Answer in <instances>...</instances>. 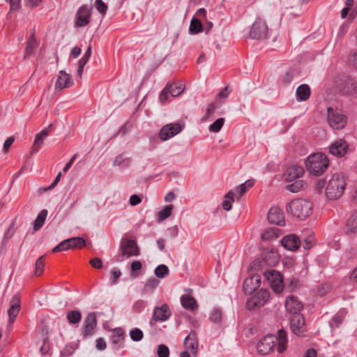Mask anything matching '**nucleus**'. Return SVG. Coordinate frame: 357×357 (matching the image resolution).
<instances>
[{
  "instance_id": "obj_56",
  "label": "nucleus",
  "mask_w": 357,
  "mask_h": 357,
  "mask_svg": "<svg viewBox=\"0 0 357 357\" xmlns=\"http://www.w3.org/2000/svg\"><path fill=\"white\" fill-rule=\"evenodd\" d=\"M330 290V286L327 284H322L317 289V294L323 296Z\"/></svg>"
},
{
  "instance_id": "obj_63",
  "label": "nucleus",
  "mask_w": 357,
  "mask_h": 357,
  "mask_svg": "<svg viewBox=\"0 0 357 357\" xmlns=\"http://www.w3.org/2000/svg\"><path fill=\"white\" fill-rule=\"evenodd\" d=\"M14 140H15V138L13 136L9 137L6 140V142H4V144H3V149L5 151H7L8 150V149L10 147V146L14 142Z\"/></svg>"
},
{
  "instance_id": "obj_35",
  "label": "nucleus",
  "mask_w": 357,
  "mask_h": 357,
  "mask_svg": "<svg viewBox=\"0 0 357 357\" xmlns=\"http://www.w3.org/2000/svg\"><path fill=\"white\" fill-rule=\"evenodd\" d=\"M47 215V211L46 209L42 210L37 215L34 221L33 230L38 231L44 225L45 219Z\"/></svg>"
},
{
  "instance_id": "obj_8",
  "label": "nucleus",
  "mask_w": 357,
  "mask_h": 357,
  "mask_svg": "<svg viewBox=\"0 0 357 357\" xmlns=\"http://www.w3.org/2000/svg\"><path fill=\"white\" fill-rule=\"evenodd\" d=\"M269 292L264 289H260L255 296L249 298L246 305L249 310H254L256 307L263 306L269 298Z\"/></svg>"
},
{
  "instance_id": "obj_14",
  "label": "nucleus",
  "mask_w": 357,
  "mask_h": 357,
  "mask_svg": "<svg viewBox=\"0 0 357 357\" xmlns=\"http://www.w3.org/2000/svg\"><path fill=\"white\" fill-rule=\"evenodd\" d=\"M290 327L292 332L296 335H303L305 331V319L303 314L293 315L290 321Z\"/></svg>"
},
{
  "instance_id": "obj_17",
  "label": "nucleus",
  "mask_w": 357,
  "mask_h": 357,
  "mask_svg": "<svg viewBox=\"0 0 357 357\" xmlns=\"http://www.w3.org/2000/svg\"><path fill=\"white\" fill-rule=\"evenodd\" d=\"M285 308L288 312L294 315L301 314L300 312L303 310V305L296 296H289L286 299Z\"/></svg>"
},
{
  "instance_id": "obj_50",
  "label": "nucleus",
  "mask_w": 357,
  "mask_h": 357,
  "mask_svg": "<svg viewBox=\"0 0 357 357\" xmlns=\"http://www.w3.org/2000/svg\"><path fill=\"white\" fill-rule=\"evenodd\" d=\"M96 9L102 15H105L107 10V6L102 0H96L95 3Z\"/></svg>"
},
{
  "instance_id": "obj_44",
  "label": "nucleus",
  "mask_w": 357,
  "mask_h": 357,
  "mask_svg": "<svg viewBox=\"0 0 357 357\" xmlns=\"http://www.w3.org/2000/svg\"><path fill=\"white\" fill-rule=\"evenodd\" d=\"M224 123L225 119L222 117L218 118L209 126V130L213 132H218L221 130Z\"/></svg>"
},
{
  "instance_id": "obj_54",
  "label": "nucleus",
  "mask_w": 357,
  "mask_h": 357,
  "mask_svg": "<svg viewBox=\"0 0 357 357\" xmlns=\"http://www.w3.org/2000/svg\"><path fill=\"white\" fill-rule=\"evenodd\" d=\"M89 264L93 268L97 269H100L103 266L102 261L101 260L100 258L98 257L91 259L89 261Z\"/></svg>"
},
{
  "instance_id": "obj_42",
  "label": "nucleus",
  "mask_w": 357,
  "mask_h": 357,
  "mask_svg": "<svg viewBox=\"0 0 357 357\" xmlns=\"http://www.w3.org/2000/svg\"><path fill=\"white\" fill-rule=\"evenodd\" d=\"M68 241L70 243V249L75 248H82L86 245L85 241L80 237L70 238H68Z\"/></svg>"
},
{
  "instance_id": "obj_60",
  "label": "nucleus",
  "mask_w": 357,
  "mask_h": 357,
  "mask_svg": "<svg viewBox=\"0 0 357 357\" xmlns=\"http://www.w3.org/2000/svg\"><path fill=\"white\" fill-rule=\"evenodd\" d=\"M7 1L10 3L11 10H16L20 8L21 0H8Z\"/></svg>"
},
{
  "instance_id": "obj_43",
  "label": "nucleus",
  "mask_w": 357,
  "mask_h": 357,
  "mask_svg": "<svg viewBox=\"0 0 357 357\" xmlns=\"http://www.w3.org/2000/svg\"><path fill=\"white\" fill-rule=\"evenodd\" d=\"M169 272L168 267L165 264L158 266L154 271L155 275L159 278H164L169 274Z\"/></svg>"
},
{
  "instance_id": "obj_4",
  "label": "nucleus",
  "mask_w": 357,
  "mask_h": 357,
  "mask_svg": "<svg viewBox=\"0 0 357 357\" xmlns=\"http://www.w3.org/2000/svg\"><path fill=\"white\" fill-rule=\"evenodd\" d=\"M312 204L306 199H296L288 205V211L295 217L303 220L312 213Z\"/></svg>"
},
{
  "instance_id": "obj_52",
  "label": "nucleus",
  "mask_w": 357,
  "mask_h": 357,
  "mask_svg": "<svg viewBox=\"0 0 357 357\" xmlns=\"http://www.w3.org/2000/svg\"><path fill=\"white\" fill-rule=\"evenodd\" d=\"M342 320L343 317L341 314H335L330 322L331 326L338 328L340 325L342 324Z\"/></svg>"
},
{
  "instance_id": "obj_28",
  "label": "nucleus",
  "mask_w": 357,
  "mask_h": 357,
  "mask_svg": "<svg viewBox=\"0 0 357 357\" xmlns=\"http://www.w3.org/2000/svg\"><path fill=\"white\" fill-rule=\"evenodd\" d=\"M310 88L306 84L300 85L296 89V99L298 101H305L310 96Z\"/></svg>"
},
{
  "instance_id": "obj_23",
  "label": "nucleus",
  "mask_w": 357,
  "mask_h": 357,
  "mask_svg": "<svg viewBox=\"0 0 357 357\" xmlns=\"http://www.w3.org/2000/svg\"><path fill=\"white\" fill-rule=\"evenodd\" d=\"M281 244L287 250L295 251L300 247L301 241L296 235L289 234L282 238Z\"/></svg>"
},
{
  "instance_id": "obj_57",
  "label": "nucleus",
  "mask_w": 357,
  "mask_h": 357,
  "mask_svg": "<svg viewBox=\"0 0 357 357\" xmlns=\"http://www.w3.org/2000/svg\"><path fill=\"white\" fill-rule=\"evenodd\" d=\"M14 222H12L9 228L7 229V231L5 232L4 234V239H9L10 238L15 234V229H14Z\"/></svg>"
},
{
  "instance_id": "obj_38",
  "label": "nucleus",
  "mask_w": 357,
  "mask_h": 357,
  "mask_svg": "<svg viewBox=\"0 0 357 357\" xmlns=\"http://www.w3.org/2000/svg\"><path fill=\"white\" fill-rule=\"evenodd\" d=\"M235 194L233 190H229L225 196V199L222 202L224 210L228 211L231 208V202L234 201Z\"/></svg>"
},
{
  "instance_id": "obj_34",
  "label": "nucleus",
  "mask_w": 357,
  "mask_h": 357,
  "mask_svg": "<svg viewBox=\"0 0 357 357\" xmlns=\"http://www.w3.org/2000/svg\"><path fill=\"white\" fill-rule=\"evenodd\" d=\"M37 47V43L36 41V38L34 34H32L29 38V40L26 43V46L25 49L24 58L26 59L29 57L35 51Z\"/></svg>"
},
{
  "instance_id": "obj_13",
  "label": "nucleus",
  "mask_w": 357,
  "mask_h": 357,
  "mask_svg": "<svg viewBox=\"0 0 357 357\" xmlns=\"http://www.w3.org/2000/svg\"><path fill=\"white\" fill-rule=\"evenodd\" d=\"M337 87L344 95H353L357 92V81L351 77H347Z\"/></svg>"
},
{
  "instance_id": "obj_53",
  "label": "nucleus",
  "mask_w": 357,
  "mask_h": 357,
  "mask_svg": "<svg viewBox=\"0 0 357 357\" xmlns=\"http://www.w3.org/2000/svg\"><path fill=\"white\" fill-rule=\"evenodd\" d=\"M158 284L159 281L157 279L153 278L148 280L145 284L144 288L146 289H153L158 285Z\"/></svg>"
},
{
  "instance_id": "obj_25",
  "label": "nucleus",
  "mask_w": 357,
  "mask_h": 357,
  "mask_svg": "<svg viewBox=\"0 0 357 357\" xmlns=\"http://www.w3.org/2000/svg\"><path fill=\"white\" fill-rule=\"evenodd\" d=\"M184 346L187 349L190 350L193 354L195 355L197 354L198 340L197 333L195 331H191L185 338Z\"/></svg>"
},
{
  "instance_id": "obj_58",
  "label": "nucleus",
  "mask_w": 357,
  "mask_h": 357,
  "mask_svg": "<svg viewBox=\"0 0 357 357\" xmlns=\"http://www.w3.org/2000/svg\"><path fill=\"white\" fill-rule=\"evenodd\" d=\"M215 109V104L214 102L210 103L206 109V116L207 118L211 116L214 114Z\"/></svg>"
},
{
  "instance_id": "obj_6",
  "label": "nucleus",
  "mask_w": 357,
  "mask_h": 357,
  "mask_svg": "<svg viewBox=\"0 0 357 357\" xmlns=\"http://www.w3.org/2000/svg\"><path fill=\"white\" fill-rule=\"evenodd\" d=\"M328 122L329 126L335 130L343 128L347 123V117L338 112L333 109L332 107H328Z\"/></svg>"
},
{
  "instance_id": "obj_1",
  "label": "nucleus",
  "mask_w": 357,
  "mask_h": 357,
  "mask_svg": "<svg viewBox=\"0 0 357 357\" xmlns=\"http://www.w3.org/2000/svg\"><path fill=\"white\" fill-rule=\"evenodd\" d=\"M278 342L277 349L279 353H282L287 349V332L284 330L278 331V337L273 335L264 336L257 344V350L262 355L268 354Z\"/></svg>"
},
{
  "instance_id": "obj_40",
  "label": "nucleus",
  "mask_w": 357,
  "mask_h": 357,
  "mask_svg": "<svg viewBox=\"0 0 357 357\" xmlns=\"http://www.w3.org/2000/svg\"><path fill=\"white\" fill-rule=\"evenodd\" d=\"M174 208V206L172 204L167 205L162 211H159L158 213V218L159 221H163L164 220L169 218L172 211Z\"/></svg>"
},
{
  "instance_id": "obj_31",
  "label": "nucleus",
  "mask_w": 357,
  "mask_h": 357,
  "mask_svg": "<svg viewBox=\"0 0 357 357\" xmlns=\"http://www.w3.org/2000/svg\"><path fill=\"white\" fill-rule=\"evenodd\" d=\"M47 137L46 132L40 131L35 136V139L32 145V152L37 153L43 145L45 139Z\"/></svg>"
},
{
  "instance_id": "obj_11",
  "label": "nucleus",
  "mask_w": 357,
  "mask_h": 357,
  "mask_svg": "<svg viewBox=\"0 0 357 357\" xmlns=\"http://www.w3.org/2000/svg\"><path fill=\"white\" fill-rule=\"evenodd\" d=\"M92 9V6L89 8L86 5H83L78 9L75 15L76 27H83L89 24Z\"/></svg>"
},
{
  "instance_id": "obj_16",
  "label": "nucleus",
  "mask_w": 357,
  "mask_h": 357,
  "mask_svg": "<svg viewBox=\"0 0 357 357\" xmlns=\"http://www.w3.org/2000/svg\"><path fill=\"white\" fill-rule=\"evenodd\" d=\"M84 330L82 332L83 336L86 337L92 335L95 332V328L97 326V319L94 312H90L86 317L84 321Z\"/></svg>"
},
{
  "instance_id": "obj_49",
  "label": "nucleus",
  "mask_w": 357,
  "mask_h": 357,
  "mask_svg": "<svg viewBox=\"0 0 357 357\" xmlns=\"http://www.w3.org/2000/svg\"><path fill=\"white\" fill-rule=\"evenodd\" d=\"M158 357H169V350L165 344H160L157 351Z\"/></svg>"
},
{
  "instance_id": "obj_3",
  "label": "nucleus",
  "mask_w": 357,
  "mask_h": 357,
  "mask_svg": "<svg viewBox=\"0 0 357 357\" xmlns=\"http://www.w3.org/2000/svg\"><path fill=\"white\" fill-rule=\"evenodd\" d=\"M328 160L324 153H317L310 155L305 160V167L310 174L319 176L328 167Z\"/></svg>"
},
{
  "instance_id": "obj_47",
  "label": "nucleus",
  "mask_w": 357,
  "mask_h": 357,
  "mask_svg": "<svg viewBox=\"0 0 357 357\" xmlns=\"http://www.w3.org/2000/svg\"><path fill=\"white\" fill-rule=\"evenodd\" d=\"M70 249L68 238L61 241L59 245L52 249L53 252L68 250Z\"/></svg>"
},
{
  "instance_id": "obj_10",
  "label": "nucleus",
  "mask_w": 357,
  "mask_h": 357,
  "mask_svg": "<svg viewBox=\"0 0 357 357\" xmlns=\"http://www.w3.org/2000/svg\"><path fill=\"white\" fill-rule=\"evenodd\" d=\"M265 277L270 282L272 289L275 293H281L283 290V278L278 271L272 270L265 273Z\"/></svg>"
},
{
  "instance_id": "obj_37",
  "label": "nucleus",
  "mask_w": 357,
  "mask_h": 357,
  "mask_svg": "<svg viewBox=\"0 0 357 357\" xmlns=\"http://www.w3.org/2000/svg\"><path fill=\"white\" fill-rule=\"evenodd\" d=\"M130 162L131 158L126 157L123 154H119L115 158L114 160L113 161V165L127 167L130 165Z\"/></svg>"
},
{
  "instance_id": "obj_51",
  "label": "nucleus",
  "mask_w": 357,
  "mask_h": 357,
  "mask_svg": "<svg viewBox=\"0 0 357 357\" xmlns=\"http://www.w3.org/2000/svg\"><path fill=\"white\" fill-rule=\"evenodd\" d=\"M211 320L214 323H218L222 319V312L218 309H214L211 314Z\"/></svg>"
},
{
  "instance_id": "obj_18",
  "label": "nucleus",
  "mask_w": 357,
  "mask_h": 357,
  "mask_svg": "<svg viewBox=\"0 0 357 357\" xmlns=\"http://www.w3.org/2000/svg\"><path fill=\"white\" fill-rule=\"evenodd\" d=\"M20 297L18 295H15L10 301V306L8 310L9 326L14 323L20 311Z\"/></svg>"
},
{
  "instance_id": "obj_9",
  "label": "nucleus",
  "mask_w": 357,
  "mask_h": 357,
  "mask_svg": "<svg viewBox=\"0 0 357 357\" xmlns=\"http://www.w3.org/2000/svg\"><path fill=\"white\" fill-rule=\"evenodd\" d=\"M184 91V85L181 83L177 84H167L160 95V100L162 103H165L168 99V95L172 97H177L180 96Z\"/></svg>"
},
{
  "instance_id": "obj_39",
  "label": "nucleus",
  "mask_w": 357,
  "mask_h": 357,
  "mask_svg": "<svg viewBox=\"0 0 357 357\" xmlns=\"http://www.w3.org/2000/svg\"><path fill=\"white\" fill-rule=\"evenodd\" d=\"M202 31H203V24H202V22L193 17L190 24V31L193 34H197Z\"/></svg>"
},
{
  "instance_id": "obj_27",
  "label": "nucleus",
  "mask_w": 357,
  "mask_h": 357,
  "mask_svg": "<svg viewBox=\"0 0 357 357\" xmlns=\"http://www.w3.org/2000/svg\"><path fill=\"white\" fill-rule=\"evenodd\" d=\"M111 340L112 343L116 349L121 348L124 340V331L121 328H115L113 331Z\"/></svg>"
},
{
  "instance_id": "obj_5",
  "label": "nucleus",
  "mask_w": 357,
  "mask_h": 357,
  "mask_svg": "<svg viewBox=\"0 0 357 357\" xmlns=\"http://www.w3.org/2000/svg\"><path fill=\"white\" fill-rule=\"evenodd\" d=\"M121 254H119L116 260L118 261H123L124 257H130L132 256H138L139 255V250L137 247V243L131 239H123L120 246Z\"/></svg>"
},
{
  "instance_id": "obj_20",
  "label": "nucleus",
  "mask_w": 357,
  "mask_h": 357,
  "mask_svg": "<svg viewBox=\"0 0 357 357\" xmlns=\"http://www.w3.org/2000/svg\"><path fill=\"white\" fill-rule=\"evenodd\" d=\"M303 174L304 169L302 167L297 165H291L287 168L284 176L287 181L291 182L302 177Z\"/></svg>"
},
{
  "instance_id": "obj_59",
  "label": "nucleus",
  "mask_w": 357,
  "mask_h": 357,
  "mask_svg": "<svg viewBox=\"0 0 357 357\" xmlns=\"http://www.w3.org/2000/svg\"><path fill=\"white\" fill-rule=\"evenodd\" d=\"M206 10L204 8H199L194 17L202 22V18H206Z\"/></svg>"
},
{
  "instance_id": "obj_33",
  "label": "nucleus",
  "mask_w": 357,
  "mask_h": 357,
  "mask_svg": "<svg viewBox=\"0 0 357 357\" xmlns=\"http://www.w3.org/2000/svg\"><path fill=\"white\" fill-rule=\"evenodd\" d=\"M255 184L254 179H248L245 183L241 184L237 188L238 192L237 199H239L247 191H248Z\"/></svg>"
},
{
  "instance_id": "obj_22",
  "label": "nucleus",
  "mask_w": 357,
  "mask_h": 357,
  "mask_svg": "<svg viewBox=\"0 0 357 357\" xmlns=\"http://www.w3.org/2000/svg\"><path fill=\"white\" fill-rule=\"evenodd\" d=\"M172 312L167 304L164 303L160 307H157L154 309L153 314V321H165L168 319Z\"/></svg>"
},
{
  "instance_id": "obj_30",
  "label": "nucleus",
  "mask_w": 357,
  "mask_h": 357,
  "mask_svg": "<svg viewBox=\"0 0 357 357\" xmlns=\"http://www.w3.org/2000/svg\"><path fill=\"white\" fill-rule=\"evenodd\" d=\"M357 231V211L354 212L345 226V232L347 234L355 233Z\"/></svg>"
},
{
  "instance_id": "obj_55",
  "label": "nucleus",
  "mask_w": 357,
  "mask_h": 357,
  "mask_svg": "<svg viewBox=\"0 0 357 357\" xmlns=\"http://www.w3.org/2000/svg\"><path fill=\"white\" fill-rule=\"evenodd\" d=\"M96 347L98 350H104L107 347V344L104 338L99 337L96 341Z\"/></svg>"
},
{
  "instance_id": "obj_45",
  "label": "nucleus",
  "mask_w": 357,
  "mask_h": 357,
  "mask_svg": "<svg viewBox=\"0 0 357 357\" xmlns=\"http://www.w3.org/2000/svg\"><path fill=\"white\" fill-rule=\"evenodd\" d=\"M44 266H45V261L43 259V257L42 256V257H40L36 261L34 275L36 276L40 275L43 272Z\"/></svg>"
},
{
  "instance_id": "obj_48",
  "label": "nucleus",
  "mask_w": 357,
  "mask_h": 357,
  "mask_svg": "<svg viewBox=\"0 0 357 357\" xmlns=\"http://www.w3.org/2000/svg\"><path fill=\"white\" fill-rule=\"evenodd\" d=\"M110 275L111 284H115L117 282L119 278L121 277V272L117 268H114L111 270Z\"/></svg>"
},
{
  "instance_id": "obj_21",
  "label": "nucleus",
  "mask_w": 357,
  "mask_h": 357,
  "mask_svg": "<svg viewBox=\"0 0 357 357\" xmlns=\"http://www.w3.org/2000/svg\"><path fill=\"white\" fill-rule=\"evenodd\" d=\"M73 79L70 74L66 73L64 70H61L59 73L55 88L58 90L69 88L73 85Z\"/></svg>"
},
{
  "instance_id": "obj_26",
  "label": "nucleus",
  "mask_w": 357,
  "mask_h": 357,
  "mask_svg": "<svg viewBox=\"0 0 357 357\" xmlns=\"http://www.w3.org/2000/svg\"><path fill=\"white\" fill-rule=\"evenodd\" d=\"M282 234V230L276 227H272L264 230L261 234L264 241H273Z\"/></svg>"
},
{
  "instance_id": "obj_12",
  "label": "nucleus",
  "mask_w": 357,
  "mask_h": 357,
  "mask_svg": "<svg viewBox=\"0 0 357 357\" xmlns=\"http://www.w3.org/2000/svg\"><path fill=\"white\" fill-rule=\"evenodd\" d=\"M181 130L182 126L179 123L167 124L161 128L159 137L161 140L165 141L178 134Z\"/></svg>"
},
{
  "instance_id": "obj_29",
  "label": "nucleus",
  "mask_w": 357,
  "mask_h": 357,
  "mask_svg": "<svg viewBox=\"0 0 357 357\" xmlns=\"http://www.w3.org/2000/svg\"><path fill=\"white\" fill-rule=\"evenodd\" d=\"M302 239L303 246L305 250L311 248L315 240L313 232L309 229H306L303 231Z\"/></svg>"
},
{
  "instance_id": "obj_64",
  "label": "nucleus",
  "mask_w": 357,
  "mask_h": 357,
  "mask_svg": "<svg viewBox=\"0 0 357 357\" xmlns=\"http://www.w3.org/2000/svg\"><path fill=\"white\" fill-rule=\"evenodd\" d=\"M303 357H317V351L314 349H307Z\"/></svg>"
},
{
  "instance_id": "obj_32",
  "label": "nucleus",
  "mask_w": 357,
  "mask_h": 357,
  "mask_svg": "<svg viewBox=\"0 0 357 357\" xmlns=\"http://www.w3.org/2000/svg\"><path fill=\"white\" fill-rule=\"evenodd\" d=\"M181 302L183 307L188 310H194L198 307L196 300L192 296H182Z\"/></svg>"
},
{
  "instance_id": "obj_7",
  "label": "nucleus",
  "mask_w": 357,
  "mask_h": 357,
  "mask_svg": "<svg viewBox=\"0 0 357 357\" xmlns=\"http://www.w3.org/2000/svg\"><path fill=\"white\" fill-rule=\"evenodd\" d=\"M268 29L266 22L261 18H257L253 23L250 31L252 38L261 40L267 37Z\"/></svg>"
},
{
  "instance_id": "obj_24",
  "label": "nucleus",
  "mask_w": 357,
  "mask_h": 357,
  "mask_svg": "<svg viewBox=\"0 0 357 357\" xmlns=\"http://www.w3.org/2000/svg\"><path fill=\"white\" fill-rule=\"evenodd\" d=\"M267 219L271 224L283 226L284 218L281 210L277 207H272L268 213Z\"/></svg>"
},
{
  "instance_id": "obj_62",
  "label": "nucleus",
  "mask_w": 357,
  "mask_h": 357,
  "mask_svg": "<svg viewBox=\"0 0 357 357\" xmlns=\"http://www.w3.org/2000/svg\"><path fill=\"white\" fill-rule=\"evenodd\" d=\"M230 92L231 91H229V86H226L220 93H218V97L220 98H227Z\"/></svg>"
},
{
  "instance_id": "obj_61",
  "label": "nucleus",
  "mask_w": 357,
  "mask_h": 357,
  "mask_svg": "<svg viewBox=\"0 0 357 357\" xmlns=\"http://www.w3.org/2000/svg\"><path fill=\"white\" fill-rule=\"evenodd\" d=\"M142 199L137 195H132L130 197V204L131 206H136L140 204Z\"/></svg>"
},
{
  "instance_id": "obj_46",
  "label": "nucleus",
  "mask_w": 357,
  "mask_h": 357,
  "mask_svg": "<svg viewBox=\"0 0 357 357\" xmlns=\"http://www.w3.org/2000/svg\"><path fill=\"white\" fill-rule=\"evenodd\" d=\"M130 336L132 341L139 342L143 338V332L139 328H134L130 332Z\"/></svg>"
},
{
  "instance_id": "obj_41",
  "label": "nucleus",
  "mask_w": 357,
  "mask_h": 357,
  "mask_svg": "<svg viewBox=\"0 0 357 357\" xmlns=\"http://www.w3.org/2000/svg\"><path fill=\"white\" fill-rule=\"evenodd\" d=\"M67 319L70 324H77L82 319L81 312L78 310L70 311L67 314Z\"/></svg>"
},
{
  "instance_id": "obj_2",
  "label": "nucleus",
  "mask_w": 357,
  "mask_h": 357,
  "mask_svg": "<svg viewBox=\"0 0 357 357\" xmlns=\"http://www.w3.org/2000/svg\"><path fill=\"white\" fill-rule=\"evenodd\" d=\"M345 176L342 173L332 175L326 188V195L331 200L340 198L346 188Z\"/></svg>"
},
{
  "instance_id": "obj_36",
  "label": "nucleus",
  "mask_w": 357,
  "mask_h": 357,
  "mask_svg": "<svg viewBox=\"0 0 357 357\" xmlns=\"http://www.w3.org/2000/svg\"><path fill=\"white\" fill-rule=\"evenodd\" d=\"M306 183L303 180H296L294 183L287 185L286 189L291 192L296 193L303 190Z\"/></svg>"
},
{
  "instance_id": "obj_15",
  "label": "nucleus",
  "mask_w": 357,
  "mask_h": 357,
  "mask_svg": "<svg viewBox=\"0 0 357 357\" xmlns=\"http://www.w3.org/2000/svg\"><path fill=\"white\" fill-rule=\"evenodd\" d=\"M348 149L349 146L347 142L344 139H340L336 140L330 146L329 151L333 155L341 158L345 155L348 151Z\"/></svg>"
},
{
  "instance_id": "obj_19",
  "label": "nucleus",
  "mask_w": 357,
  "mask_h": 357,
  "mask_svg": "<svg viewBox=\"0 0 357 357\" xmlns=\"http://www.w3.org/2000/svg\"><path fill=\"white\" fill-rule=\"evenodd\" d=\"M261 284V278L258 275H254L247 278L244 280L243 290L245 294L250 295L257 290Z\"/></svg>"
}]
</instances>
